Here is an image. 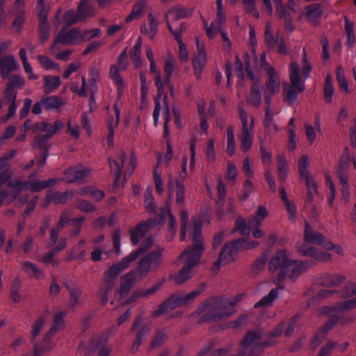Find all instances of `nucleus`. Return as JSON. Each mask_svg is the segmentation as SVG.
Here are the masks:
<instances>
[{
    "mask_svg": "<svg viewBox=\"0 0 356 356\" xmlns=\"http://www.w3.org/2000/svg\"><path fill=\"white\" fill-rule=\"evenodd\" d=\"M13 190H1L0 189V207L5 200L8 198L13 200L18 197L21 192L29 188L28 181H17L12 184Z\"/></svg>",
    "mask_w": 356,
    "mask_h": 356,
    "instance_id": "20",
    "label": "nucleus"
},
{
    "mask_svg": "<svg viewBox=\"0 0 356 356\" xmlns=\"http://www.w3.org/2000/svg\"><path fill=\"white\" fill-rule=\"evenodd\" d=\"M260 331L248 330L240 341L241 356H259L263 350L275 345V341H261Z\"/></svg>",
    "mask_w": 356,
    "mask_h": 356,
    "instance_id": "3",
    "label": "nucleus"
},
{
    "mask_svg": "<svg viewBox=\"0 0 356 356\" xmlns=\"http://www.w3.org/2000/svg\"><path fill=\"white\" fill-rule=\"evenodd\" d=\"M289 71L290 81L291 83L290 86L296 89L299 92H303L305 88V86L301 83L298 64L295 61H292L289 65Z\"/></svg>",
    "mask_w": 356,
    "mask_h": 356,
    "instance_id": "27",
    "label": "nucleus"
},
{
    "mask_svg": "<svg viewBox=\"0 0 356 356\" xmlns=\"http://www.w3.org/2000/svg\"><path fill=\"white\" fill-rule=\"evenodd\" d=\"M176 64L175 60L172 55L168 54L165 60L163 71L168 76H172Z\"/></svg>",
    "mask_w": 356,
    "mask_h": 356,
    "instance_id": "62",
    "label": "nucleus"
},
{
    "mask_svg": "<svg viewBox=\"0 0 356 356\" xmlns=\"http://www.w3.org/2000/svg\"><path fill=\"white\" fill-rule=\"evenodd\" d=\"M113 111L116 117V119L114 120V118L113 116H110L108 120V130H110L111 128H113V130L116 127H118L120 122V114H121V110L120 107L118 106V104L115 103L113 105Z\"/></svg>",
    "mask_w": 356,
    "mask_h": 356,
    "instance_id": "58",
    "label": "nucleus"
},
{
    "mask_svg": "<svg viewBox=\"0 0 356 356\" xmlns=\"http://www.w3.org/2000/svg\"><path fill=\"white\" fill-rule=\"evenodd\" d=\"M348 169L349 165L344 161H340L337 167L336 176L341 185L348 184Z\"/></svg>",
    "mask_w": 356,
    "mask_h": 356,
    "instance_id": "41",
    "label": "nucleus"
},
{
    "mask_svg": "<svg viewBox=\"0 0 356 356\" xmlns=\"http://www.w3.org/2000/svg\"><path fill=\"white\" fill-rule=\"evenodd\" d=\"M22 269L31 277L41 279L44 276L42 270L35 264L29 261L22 263Z\"/></svg>",
    "mask_w": 356,
    "mask_h": 356,
    "instance_id": "37",
    "label": "nucleus"
},
{
    "mask_svg": "<svg viewBox=\"0 0 356 356\" xmlns=\"http://www.w3.org/2000/svg\"><path fill=\"white\" fill-rule=\"evenodd\" d=\"M268 212L264 206L259 205L254 216L248 220V224L261 226V222L268 216Z\"/></svg>",
    "mask_w": 356,
    "mask_h": 356,
    "instance_id": "46",
    "label": "nucleus"
},
{
    "mask_svg": "<svg viewBox=\"0 0 356 356\" xmlns=\"http://www.w3.org/2000/svg\"><path fill=\"white\" fill-rule=\"evenodd\" d=\"M45 324V320L40 317L38 318L33 325H32V330L30 337V341L31 343H34L36 337L39 335L41 330L43 328L44 325Z\"/></svg>",
    "mask_w": 356,
    "mask_h": 356,
    "instance_id": "53",
    "label": "nucleus"
},
{
    "mask_svg": "<svg viewBox=\"0 0 356 356\" xmlns=\"http://www.w3.org/2000/svg\"><path fill=\"white\" fill-rule=\"evenodd\" d=\"M298 250L299 252L302 253V255L314 258L316 261H327L331 259L330 254L321 251L307 244L298 245Z\"/></svg>",
    "mask_w": 356,
    "mask_h": 356,
    "instance_id": "21",
    "label": "nucleus"
},
{
    "mask_svg": "<svg viewBox=\"0 0 356 356\" xmlns=\"http://www.w3.org/2000/svg\"><path fill=\"white\" fill-rule=\"evenodd\" d=\"M245 295L240 293L235 296L232 300L227 298L216 299L214 302V310L209 312L205 318H210L214 321H221L229 318L234 312L235 305L241 301Z\"/></svg>",
    "mask_w": 356,
    "mask_h": 356,
    "instance_id": "5",
    "label": "nucleus"
},
{
    "mask_svg": "<svg viewBox=\"0 0 356 356\" xmlns=\"http://www.w3.org/2000/svg\"><path fill=\"white\" fill-rule=\"evenodd\" d=\"M42 102L44 103V108L47 111L58 109L65 104L64 100L56 95L43 97Z\"/></svg>",
    "mask_w": 356,
    "mask_h": 356,
    "instance_id": "39",
    "label": "nucleus"
},
{
    "mask_svg": "<svg viewBox=\"0 0 356 356\" xmlns=\"http://www.w3.org/2000/svg\"><path fill=\"white\" fill-rule=\"evenodd\" d=\"M163 251V248L158 247L139 260L136 268L139 271L140 275L145 277L149 272L159 268L162 263V253Z\"/></svg>",
    "mask_w": 356,
    "mask_h": 356,
    "instance_id": "7",
    "label": "nucleus"
},
{
    "mask_svg": "<svg viewBox=\"0 0 356 356\" xmlns=\"http://www.w3.org/2000/svg\"><path fill=\"white\" fill-rule=\"evenodd\" d=\"M185 257V264L179 273L174 275L173 280L177 284H181L191 277V270L199 262L200 255L182 252L179 259Z\"/></svg>",
    "mask_w": 356,
    "mask_h": 356,
    "instance_id": "8",
    "label": "nucleus"
},
{
    "mask_svg": "<svg viewBox=\"0 0 356 356\" xmlns=\"http://www.w3.org/2000/svg\"><path fill=\"white\" fill-rule=\"evenodd\" d=\"M337 80L338 81L339 86L341 90L346 91V92H349V87L348 83L345 77L343 70L341 66L337 67Z\"/></svg>",
    "mask_w": 356,
    "mask_h": 356,
    "instance_id": "55",
    "label": "nucleus"
},
{
    "mask_svg": "<svg viewBox=\"0 0 356 356\" xmlns=\"http://www.w3.org/2000/svg\"><path fill=\"white\" fill-rule=\"evenodd\" d=\"M325 308H333V306H323L321 307V313L323 315L327 316L329 318L325 321V324L328 325L330 327H333L342 319V316L339 314L338 311H330V314H326L325 312Z\"/></svg>",
    "mask_w": 356,
    "mask_h": 356,
    "instance_id": "42",
    "label": "nucleus"
},
{
    "mask_svg": "<svg viewBox=\"0 0 356 356\" xmlns=\"http://www.w3.org/2000/svg\"><path fill=\"white\" fill-rule=\"evenodd\" d=\"M37 60L40 65L47 70H51L53 69L58 68V64L55 63L52 59L47 56L38 55Z\"/></svg>",
    "mask_w": 356,
    "mask_h": 356,
    "instance_id": "54",
    "label": "nucleus"
},
{
    "mask_svg": "<svg viewBox=\"0 0 356 356\" xmlns=\"http://www.w3.org/2000/svg\"><path fill=\"white\" fill-rule=\"evenodd\" d=\"M308 164L307 156L303 155L301 156L298 162V171L301 179L305 178L307 179V177L309 176L307 170Z\"/></svg>",
    "mask_w": 356,
    "mask_h": 356,
    "instance_id": "59",
    "label": "nucleus"
},
{
    "mask_svg": "<svg viewBox=\"0 0 356 356\" xmlns=\"http://www.w3.org/2000/svg\"><path fill=\"white\" fill-rule=\"evenodd\" d=\"M323 13L320 3H312L305 8V15L307 18L308 22L314 26L320 24Z\"/></svg>",
    "mask_w": 356,
    "mask_h": 356,
    "instance_id": "22",
    "label": "nucleus"
},
{
    "mask_svg": "<svg viewBox=\"0 0 356 356\" xmlns=\"http://www.w3.org/2000/svg\"><path fill=\"white\" fill-rule=\"evenodd\" d=\"M44 79V91L47 94L52 92L61 84L60 79L59 76H47Z\"/></svg>",
    "mask_w": 356,
    "mask_h": 356,
    "instance_id": "45",
    "label": "nucleus"
},
{
    "mask_svg": "<svg viewBox=\"0 0 356 356\" xmlns=\"http://www.w3.org/2000/svg\"><path fill=\"white\" fill-rule=\"evenodd\" d=\"M74 193L72 191H66L64 193L59 191H48L46 194V199L49 203L55 204H65L69 199H72Z\"/></svg>",
    "mask_w": 356,
    "mask_h": 356,
    "instance_id": "26",
    "label": "nucleus"
},
{
    "mask_svg": "<svg viewBox=\"0 0 356 356\" xmlns=\"http://www.w3.org/2000/svg\"><path fill=\"white\" fill-rule=\"evenodd\" d=\"M207 63V52L201 51L197 54L192 60L194 74L197 80L201 79L202 72Z\"/></svg>",
    "mask_w": 356,
    "mask_h": 356,
    "instance_id": "30",
    "label": "nucleus"
},
{
    "mask_svg": "<svg viewBox=\"0 0 356 356\" xmlns=\"http://www.w3.org/2000/svg\"><path fill=\"white\" fill-rule=\"evenodd\" d=\"M202 224L200 221L194 220L190 227V234L193 237V244L191 247H188L184 252V253H190L192 254L200 255L202 257L204 252V245L201 238Z\"/></svg>",
    "mask_w": 356,
    "mask_h": 356,
    "instance_id": "11",
    "label": "nucleus"
},
{
    "mask_svg": "<svg viewBox=\"0 0 356 356\" xmlns=\"http://www.w3.org/2000/svg\"><path fill=\"white\" fill-rule=\"evenodd\" d=\"M268 266L269 270L273 273L280 269L277 275V280L280 282L283 281L286 277L294 280L308 267L307 264L304 261L289 259L286 252L284 250L276 252L274 257L270 259Z\"/></svg>",
    "mask_w": 356,
    "mask_h": 356,
    "instance_id": "2",
    "label": "nucleus"
},
{
    "mask_svg": "<svg viewBox=\"0 0 356 356\" xmlns=\"http://www.w3.org/2000/svg\"><path fill=\"white\" fill-rule=\"evenodd\" d=\"M23 7L24 6H21L15 8V10L13 8H12V12L16 15L15 19L13 22V28L17 29V32L21 31L25 22V11L24 10Z\"/></svg>",
    "mask_w": 356,
    "mask_h": 356,
    "instance_id": "44",
    "label": "nucleus"
},
{
    "mask_svg": "<svg viewBox=\"0 0 356 356\" xmlns=\"http://www.w3.org/2000/svg\"><path fill=\"white\" fill-rule=\"evenodd\" d=\"M147 0H138L133 6L131 13L126 17L125 22L129 23L142 15L147 6Z\"/></svg>",
    "mask_w": 356,
    "mask_h": 356,
    "instance_id": "35",
    "label": "nucleus"
},
{
    "mask_svg": "<svg viewBox=\"0 0 356 356\" xmlns=\"http://www.w3.org/2000/svg\"><path fill=\"white\" fill-rule=\"evenodd\" d=\"M70 298L67 302V307L74 309L79 302V298L82 294V290L80 287H74L69 292Z\"/></svg>",
    "mask_w": 356,
    "mask_h": 356,
    "instance_id": "50",
    "label": "nucleus"
},
{
    "mask_svg": "<svg viewBox=\"0 0 356 356\" xmlns=\"http://www.w3.org/2000/svg\"><path fill=\"white\" fill-rule=\"evenodd\" d=\"M25 86L24 78L19 74H14L10 77L9 81L6 83V86L16 90V88H22Z\"/></svg>",
    "mask_w": 356,
    "mask_h": 356,
    "instance_id": "52",
    "label": "nucleus"
},
{
    "mask_svg": "<svg viewBox=\"0 0 356 356\" xmlns=\"http://www.w3.org/2000/svg\"><path fill=\"white\" fill-rule=\"evenodd\" d=\"M144 321V318L139 315L137 316L131 327L132 332H136V338L131 347V351L135 353L137 351L143 340H145L149 335L151 327L147 323L142 325Z\"/></svg>",
    "mask_w": 356,
    "mask_h": 356,
    "instance_id": "9",
    "label": "nucleus"
},
{
    "mask_svg": "<svg viewBox=\"0 0 356 356\" xmlns=\"http://www.w3.org/2000/svg\"><path fill=\"white\" fill-rule=\"evenodd\" d=\"M254 118L251 119V124L249 128H241V133L239 137L241 151L247 152L252 145Z\"/></svg>",
    "mask_w": 356,
    "mask_h": 356,
    "instance_id": "24",
    "label": "nucleus"
},
{
    "mask_svg": "<svg viewBox=\"0 0 356 356\" xmlns=\"http://www.w3.org/2000/svg\"><path fill=\"white\" fill-rule=\"evenodd\" d=\"M182 305H184L182 296H179L177 293H172L169 298L163 301L154 312L153 316L154 317L161 316Z\"/></svg>",
    "mask_w": 356,
    "mask_h": 356,
    "instance_id": "14",
    "label": "nucleus"
},
{
    "mask_svg": "<svg viewBox=\"0 0 356 356\" xmlns=\"http://www.w3.org/2000/svg\"><path fill=\"white\" fill-rule=\"evenodd\" d=\"M147 20L149 24V38L153 39L157 33L159 22L151 13L147 15Z\"/></svg>",
    "mask_w": 356,
    "mask_h": 356,
    "instance_id": "63",
    "label": "nucleus"
},
{
    "mask_svg": "<svg viewBox=\"0 0 356 356\" xmlns=\"http://www.w3.org/2000/svg\"><path fill=\"white\" fill-rule=\"evenodd\" d=\"M206 286V283L202 282L200 284L197 289L194 290L193 291L186 294L184 296H182L184 305H187L190 301L194 300L195 298L200 296L204 291Z\"/></svg>",
    "mask_w": 356,
    "mask_h": 356,
    "instance_id": "57",
    "label": "nucleus"
},
{
    "mask_svg": "<svg viewBox=\"0 0 356 356\" xmlns=\"http://www.w3.org/2000/svg\"><path fill=\"white\" fill-rule=\"evenodd\" d=\"M248 104H250L256 108H259L261 104V93L259 87L257 84L254 83L251 87L250 92L246 99Z\"/></svg>",
    "mask_w": 356,
    "mask_h": 356,
    "instance_id": "38",
    "label": "nucleus"
},
{
    "mask_svg": "<svg viewBox=\"0 0 356 356\" xmlns=\"http://www.w3.org/2000/svg\"><path fill=\"white\" fill-rule=\"evenodd\" d=\"M304 239L307 243H316L319 245L323 241L324 236L321 233L313 232L309 223L306 222Z\"/></svg>",
    "mask_w": 356,
    "mask_h": 356,
    "instance_id": "36",
    "label": "nucleus"
},
{
    "mask_svg": "<svg viewBox=\"0 0 356 356\" xmlns=\"http://www.w3.org/2000/svg\"><path fill=\"white\" fill-rule=\"evenodd\" d=\"M118 156L120 161L108 157V163L111 171L113 173V189H118L120 186L121 177L122 175V168L127 161V155L125 152L120 150L118 152Z\"/></svg>",
    "mask_w": 356,
    "mask_h": 356,
    "instance_id": "13",
    "label": "nucleus"
},
{
    "mask_svg": "<svg viewBox=\"0 0 356 356\" xmlns=\"http://www.w3.org/2000/svg\"><path fill=\"white\" fill-rule=\"evenodd\" d=\"M20 68L19 63L12 54H7L0 57V75L2 79L9 77L10 74L13 71H17Z\"/></svg>",
    "mask_w": 356,
    "mask_h": 356,
    "instance_id": "16",
    "label": "nucleus"
},
{
    "mask_svg": "<svg viewBox=\"0 0 356 356\" xmlns=\"http://www.w3.org/2000/svg\"><path fill=\"white\" fill-rule=\"evenodd\" d=\"M192 14V10L189 8L179 6H174L169 9L165 13V20L168 21V17H169L170 15H172V17L175 20H178L180 19H184L191 16Z\"/></svg>",
    "mask_w": 356,
    "mask_h": 356,
    "instance_id": "33",
    "label": "nucleus"
},
{
    "mask_svg": "<svg viewBox=\"0 0 356 356\" xmlns=\"http://www.w3.org/2000/svg\"><path fill=\"white\" fill-rule=\"evenodd\" d=\"M265 42L266 46L270 49H275L278 47L277 52L280 54L286 55L288 51L282 35L279 33L275 36L272 33L271 25L270 23L266 24L265 27Z\"/></svg>",
    "mask_w": 356,
    "mask_h": 356,
    "instance_id": "12",
    "label": "nucleus"
},
{
    "mask_svg": "<svg viewBox=\"0 0 356 356\" xmlns=\"http://www.w3.org/2000/svg\"><path fill=\"white\" fill-rule=\"evenodd\" d=\"M75 203L76 204V207L81 211L91 212L95 211V207L88 200L76 198Z\"/></svg>",
    "mask_w": 356,
    "mask_h": 356,
    "instance_id": "60",
    "label": "nucleus"
},
{
    "mask_svg": "<svg viewBox=\"0 0 356 356\" xmlns=\"http://www.w3.org/2000/svg\"><path fill=\"white\" fill-rule=\"evenodd\" d=\"M172 76H168L165 74V77L162 79L161 73H158L155 75L154 83L157 90V97L161 99L163 97L164 101L167 99L168 95L165 92V87L167 86L169 89L173 90V86L170 83V79Z\"/></svg>",
    "mask_w": 356,
    "mask_h": 356,
    "instance_id": "25",
    "label": "nucleus"
},
{
    "mask_svg": "<svg viewBox=\"0 0 356 356\" xmlns=\"http://www.w3.org/2000/svg\"><path fill=\"white\" fill-rule=\"evenodd\" d=\"M236 140L234 137V129L229 127L227 129V154L230 156L235 154Z\"/></svg>",
    "mask_w": 356,
    "mask_h": 356,
    "instance_id": "49",
    "label": "nucleus"
},
{
    "mask_svg": "<svg viewBox=\"0 0 356 356\" xmlns=\"http://www.w3.org/2000/svg\"><path fill=\"white\" fill-rule=\"evenodd\" d=\"M278 291L277 289H272L268 295L264 296L255 304V307H264L271 305V303L277 298Z\"/></svg>",
    "mask_w": 356,
    "mask_h": 356,
    "instance_id": "48",
    "label": "nucleus"
},
{
    "mask_svg": "<svg viewBox=\"0 0 356 356\" xmlns=\"http://www.w3.org/2000/svg\"><path fill=\"white\" fill-rule=\"evenodd\" d=\"M245 242V238H239L224 244L219 252L218 259L213 264L214 267L219 269L221 265L233 261L239 250L243 248Z\"/></svg>",
    "mask_w": 356,
    "mask_h": 356,
    "instance_id": "6",
    "label": "nucleus"
},
{
    "mask_svg": "<svg viewBox=\"0 0 356 356\" xmlns=\"http://www.w3.org/2000/svg\"><path fill=\"white\" fill-rule=\"evenodd\" d=\"M79 15L86 17L92 15L91 6L88 0H82L78 6L77 9Z\"/></svg>",
    "mask_w": 356,
    "mask_h": 356,
    "instance_id": "61",
    "label": "nucleus"
},
{
    "mask_svg": "<svg viewBox=\"0 0 356 356\" xmlns=\"http://www.w3.org/2000/svg\"><path fill=\"white\" fill-rule=\"evenodd\" d=\"M63 20L66 24L67 27H70L72 25L74 24L77 21L78 15L76 14V13L70 9L65 12L63 16Z\"/></svg>",
    "mask_w": 356,
    "mask_h": 356,
    "instance_id": "64",
    "label": "nucleus"
},
{
    "mask_svg": "<svg viewBox=\"0 0 356 356\" xmlns=\"http://www.w3.org/2000/svg\"><path fill=\"white\" fill-rule=\"evenodd\" d=\"M66 315V312L61 311L56 314L52 325L49 329L50 334H56L60 330L65 328L64 316Z\"/></svg>",
    "mask_w": 356,
    "mask_h": 356,
    "instance_id": "43",
    "label": "nucleus"
},
{
    "mask_svg": "<svg viewBox=\"0 0 356 356\" xmlns=\"http://www.w3.org/2000/svg\"><path fill=\"white\" fill-rule=\"evenodd\" d=\"M356 308V297L345 301H340L336 303L333 308H325L324 310L326 314H330V311H338L341 313L343 311H348Z\"/></svg>",
    "mask_w": 356,
    "mask_h": 356,
    "instance_id": "34",
    "label": "nucleus"
},
{
    "mask_svg": "<svg viewBox=\"0 0 356 356\" xmlns=\"http://www.w3.org/2000/svg\"><path fill=\"white\" fill-rule=\"evenodd\" d=\"M216 299H220L219 298H217V297H215V298H211L210 299H207L204 301H202L198 306L197 307V312L198 314H202L203 312H204L207 309H208V311L204 314L202 315L200 318V321L201 322H209V323H216V322H219L220 321H214V320H211L210 318H205V316H207V314H209V312H211V310H214V302L213 300H216Z\"/></svg>",
    "mask_w": 356,
    "mask_h": 356,
    "instance_id": "31",
    "label": "nucleus"
},
{
    "mask_svg": "<svg viewBox=\"0 0 356 356\" xmlns=\"http://www.w3.org/2000/svg\"><path fill=\"white\" fill-rule=\"evenodd\" d=\"M161 284L158 283L154 285H153L152 287L149 289H138L134 291L131 296L127 300V302L129 304H131L135 301H136L138 299L149 296L150 295H152L155 293L160 288Z\"/></svg>",
    "mask_w": 356,
    "mask_h": 356,
    "instance_id": "32",
    "label": "nucleus"
},
{
    "mask_svg": "<svg viewBox=\"0 0 356 356\" xmlns=\"http://www.w3.org/2000/svg\"><path fill=\"white\" fill-rule=\"evenodd\" d=\"M244 63L245 70L247 72L248 79L251 81L256 79V75L254 71H259L263 69L267 75V79L265 82L264 91L273 94H277L280 90V79L278 73L275 69L270 65L267 61L266 55L263 54L261 56L260 60L257 56L252 54L249 55L248 53L244 54Z\"/></svg>",
    "mask_w": 356,
    "mask_h": 356,
    "instance_id": "1",
    "label": "nucleus"
},
{
    "mask_svg": "<svg viewBox=\"0 0 356 356\" xmlns=\"http://www.w3.org/2000/svg\"><path fill=\"white\" fill-rule=\"evenodd\" d=\"M67 26L63 27L57 34L54 42L63 45H69L80 37L81 32L78 28H72L67 31Z\"/></svg>",
    "mask_w": 356,
    "mask_h": 356,
    "instance_id": "18",
    "label": "nucleus"
},
{
    "mask_svg": "<svg viewBox=\"0 0 356 356\" xmlns=\"http://www.w3.org/2000/svg\"><path fill=\"white\" fill-rule=\"evenodd\" d=\"M90 170L80 165L69 167L64 170L65 181L67 183H81L82 180L88 177Z\"/></svg>",
    "mask_w": 356,
    "mask_h": 356,
    "instance_id": "17",
    "label": "nucleus"
},
{
    "mask_svg": "<svg viewBox=\"0 0 356 356\" xmlns=\"http://www.w3.org/2000/svg\"><path fill=\"white\" fill-rule=\"evenodd\" d=\"M54 334H50V332L48 331L41 343L34 344L33 356H42V352H48L54 348V344L51 338Z\"/></svg>",
    "mask_w": 356,
    "mask_h": 356,
    "instance_id": "28",
    "label": "nucleus"
},
{
    "mask_svg": "<svg viewBox=\"0 0 356 356\" xmlns=\"http://www.w3.org/2000/svg\"><path fill=\"white\" fill-rule=\"evenodd\" d=\"M278 177L280 181H284L287 177V165L284 158L277 157Z\"/></svg>",
    "mask_w": 356,
    "mask_h": 356,
    "instance_id": "56",
    "label": "nucleus"
},
{
    "mask_svg": "<svg viewBox=\"0 0 356 356\" xmlns=\"http://www.w3.org/2000/svg\"><path fill=\"white\" fill-rule=\"evenodd\" d=\"M154 241L152 236L144 239L138 249L132 251L120 261L110 266L106 271V276L111 279H115L120 273L128 268L131 264L136 261L139 256L151 248L154 245Z\"/></svg>",
    "mask_w": 356,
    "mask_h": 356,
    "instance_id": "4",
    "label": "nucleus"
},
{
    "mask_svg": "<svg viewBox=\"0 0 356 356\" xmlns=\"http://www.w3.org/2000/svg\"><path fill=\"white\" fill-rule=\"evenodd\" d=\"M234 232H239L242 236H249L250 233V227L248 222L247 223L244 218L242 217H237L235 222L234 227L232 230Z\"/></svg>",
    "mask_w": 356,
    "mask_h": 356,
    "instance_id": "47",
    "label": "nucleus"
},
{
    "mask_svg": "<svg viewBox=\"0 0 356 356\" xmlns=\"http://www.w3.org/2000/svg\"><path fill=\"white\" fill-rule=\"evenodd\" d=\"M334 93V89L332 84V77L328 74L325 79L323 86V99L327 104L332 102Z\"/></svg>",
    "mask_w": 356,
    "mask_h": 356,
    "instance_id": "40",
    "label": "nucleus"
},
{
    "mask_svg": "<svg viewBox=\"0 0 356 356\" xmlns=\"http://www.w3.org/2000/svg\"><path fill=\"white\" fill-rule=\"evenodd\" d=\"M298 91L290 86L284 88V102L289 105H293L298 98Z\"/></svg>",
    "mask_w": 356,
    "mask_h": 356,
    "instance_id": "51",
    "label": "nucleus"
},
{
    "mask_svg": "<svg viewBox=\"0 0 356 356\" xmlns=\"http://www.w3.org/2000/svg\"><path fill=\"white\" fill-rule=\"evenodd\" d=\"M158 226V222L155 219L149 218L145 220L139 222L134 227L129 229L130 239L132 245L136 246L138 245L140 239L152 229Z\"/></svg>",
    "mask_w": 356,
    "mask_h": 356,
    "instance_id": "10",
    "label": "nucleus"
},
{
    "mask_svg": "<svg viewBox=\"0 0 356 356\" xmlns=\"http://www.w3.org/2000/svg\"><path fill=\"white\" fill-rule=\"evenodd\" d=\"M345 277L339 274L324 273L320 276L319 283L327 287L337 286L343 282Z\"/></svg>",
    "mask_w": 356,
    "mask_h": 356,
    "instance_id": "29",
    "label": "nucleus"
},
{
    "mask_svg": "<svg viewBox=\"0 0 356 356\" xmlns=\"http://www.w3.org/2000/svg\"><path fill=\"white\" fill-rule=\"evenodd\" d=\"M187 163L188 157L184 155L181 160V170L176 180V202L178 204H182L184 202L185 186L184 182L188 176Z\"/></svg>",
    "mask_w": 356,
    "mask_h": 356,
    "instance_id": "15",
    "label": "nucleus"
},
{
    "mask_svg": "<svg viewBox=\"0 0 356 356\" xmlns=\"http://www.w3.org/2000/svg\"><path fill=\"white\" fill-rule=\"evenodd\" d=\"M143 277H144L140 275L139 271L136 268L122 276L119 289L120 294L123 296L129 293L135 283Z\"/></svg>",
    "mask_w": 356,
    "mask_h": 356,
    "instance_id": "19",
    "label": "nucleus"
},
{
    "mask_svg": "<svg viewBox=\"0 0 356 356\" xmlns=\"http://www.w3.org/2000/svg\"><path fill=\"white\" fill-rule=\"evenodd\" d=\"M296 0H289L286 6L283 5V8L285 10V13L286 15H282L277 14L279 19L284 20V28L286 29V30L290 32H292L295 29V26L293 25L292 13H296Z\"/></svg>",
    "mask_w": 356,
    "mask_h": 356,
    "instance_id": "23",
    "label": "nucleus"
}]
</instances>
